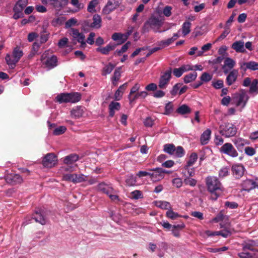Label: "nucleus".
Wrapping results in <instances>:
<instances>
[{
	"mask_svg": "<svg viewBox=\"0 0 258 258\" xmlns=\"http://www.w3.org/2000/svg\"><path fill=\"white\" fill-rule=\"evenodd\" d=\"M128 83L126 82L121 85L116 91L114 94V98L116 100H119L123 95L124 91L126 89Z\"/></svg>",
	"mask_w": 258,
	"mask_h": 258,
	"instance_id": "obj_24",
	"label": "nucleus"
},
{
	"mask_svg": "<svg viewBox=\"0 0 258 258\" xmlns=\"http://www.w3.org/2000/svg\"><path fill=\"white\" fill-rule=\"evenodd\" d=\"M191 23L188 21H185L182 26V32L183 36L189 34L190 32Z\"/></svg>",
	"mask_w": 258,
	"mask_h": 258,
	"instance_id": "obj_35",
	"label": "nucleus"
},
{
	"mask_svg": "<svg viewBox=\"0 0 258 258\" xmlns=\"http://www.w3.org/2000/svg\"><path fill=\"white\" fill-rule=\"evenodd\" d=\"M228 174V168L226 167L221 168L219 172V175L220 177H224L227 176Z\"/></svg>",
	"mask_w": 258,
	"mask_h": 258,
	"instance_id": "obj_61",
	"label": "nucleus"
},
{
	"mask_svg": "<svg viewBox=\"0 0 258 258\" xmlns=\"http://www.w3.org/2000/svg\"><path fill=\"white\" fill-rule=\"evenodd\" d=\"M220 152L230 157L235 158L238 156V153L232 144L226 143L220 148Z\"/></svg>",
	"mask_w": 258,
	"mask_h": 258,
	"instance_id": "obj_5",
	"label": "nucleus"
},
{
	"mask_svg": "<svg viewBox=\"0 0 258 258\" xmlns=\"http://www.w3.org/2000/svg\"><path fill=\"white\" fill-rule=\"evenodd\" d=\"M173 111V105L172 102H168L165 107V112L164 114L169 115Z\"/></svg>",
	"mask_w": 258,
	"mask_h": 258,
	"instance_id": "obj_46",
	"label": "nucleus"
},
{
	"mask_svg": "<svg viewBox=\"0 0 258 258\" xmlns=\"http://www.w3.org/2000/svg\"><path fill=\"white\" fill-rule=\"evenodd\" d=\"M133 32V27H131V29L130 30H128L126 33L123 34L124 40H123V41H122L121 42L118 43L117 45L121 44L123 43L124 42H125L126 40L128 39L129 36L131 35Z\"/></svg>",
	"mask_w": 258,
	"mask_h": 258,
	"instance_id": "obj_59",
	"label": "nucleus"
},
{
	"mask_svg": "<svg viewBox=\"0 0 258 258\" xmlns=\"http://www.w3.org/2000/svg\"><path fill=\"white\" fill-rule=\"evenodd\" d=\"M155 203L156 207L162 209H168V208H170V203L166 201H155Z\"/></svg>",
	"mask_w": 258,
	"mask_h": 258,
	"instance_id": "obj_42",
	"label": "nucleus"
},
{
	"mask_svg": "<svg viewBox=\"0 0 258 258\" xmlns=\"http://www.w3.org/2000/svg\"><path fill=\"white\" fill-rule=\"evenodd\" d=\"M243 66L245 67L246 69H249L252 71L258 70V62L250 61L243 63Z\"/></svg>",
	"mask_w": 258,
	"mask_h": 258,
	"instance_id": "obj_32",
	"label": "nucleus"
},
{
	"mask_svg": "<svg viewBox=\"0 0 258 258\" xmlns=\"http://www.w3.org/2000/svg\"><path fill=\"white\" fill-rule=\"evenodd\" d=\"M225 206L230 209H233L238 207V205L237 203L234 202L227 201L225 203Z\"/></svg>",
	"mask_w": 258,
	"mask_h": 258,
	"instance_id": "obj_63",
	"label": "nucleus"
},
{
	"mask_svg": "<svg viewBox=\"0 0 258 258\" xmlns=\"http://www.w3.org/2000/svg\"><path fill=\"white\" fill-rule=\"evenodd\" d=\"M111 38L114 41H118L119 42L118 43L124 40L123 34L121 33H113L112 35Z\"/></svg>",
	"mask_w": 258,
	"mask_h": 258,
	"instance_id": "obj_48",
	"label": "nucleus"
},
{
	"mask_svg": "<svg viewBox=\"0 0 258 258\" xmlns=\"http://www.w3.org/2000/svg\"><path fill=\"white\" fill-rule=\"evenodd\" d=\"M79 159V156L76 154H71L66 156L63 159V162L67 165L72 164Z\"/></svg>",
	"mask_w": 258,
	"mask_h": 258,
	"instance_id": "obj_25",
	"label": "nucleus"
},
{
	"mask_svg": "<svg viewBox=\"0 0 258 258\" xmlns=\"http://www.w3.org/2000/svg\"><path fill=\"white\" fill-rule=\"evenodd\" d=\"M235 61L229 57H226L224 61L222 69L224 74H227L234 67Z\"/></svg>",
	"mask_w": 258,
	"mask_h": 258,
	"instance_id": "obj_16",
	"label": "nucleus"
},
{
	"mask_svg": "<svg viewBox=\"0 0 258 258\" xmlns=\"http://www.w3.org/2000/svg\"><path fill=\"white\" fill-rule=\"evenodd\" d=\"M182 85V83H176L175 85H174L172 89V90L170 91V93L173 96H175L177 95L180 88Z\"/></svg>",
	"mask_w": 258,
	"mask_h": 258,
	"instance_id": "obj_50",
	"label": "nucleus"
},
{
	"mask_svg": "<svg viewBox=\"0 0 258 258\" xmlns=\"http://www.w3.org/2000/svg\"><path fill=\"white\" fill-rule=\"evenodd\" d=\"M132 198L133 199L138 200L142 198L143 195L141 191L136 190L131 192Z\"/></svg>",
	"mask_w": 258,
	"mask_h": 258,
	"instance_id": "obj_53",
	"label": "nucleus"
},
{
	"mask_svg": "<svg viewBox=\"0 0 258 258\" xmlns=\"http://www.w3.org/2000/svg\"><path fill=\"white\" fill-rule=\"evenodd\" d=\"M71 3L77 9L76 12L79 11L84 7V4L83 3H80L79 0H71Z\"/></svg>",
	"mask_w": 258,
	"mask_h": 258,
	"instance_id": "obj_45",
	"label": "nucleus"
},
{
	"mask_svg": "<svg viewBox=\"0 0 258 258\" xmlns=\"http://www.w3.org/2000/svg\"><path fill=\"white\" fill-rule=\"evenodd\" d=\"M98 4V0L91 1L88 5L87 11L88 12L93 13L96 12L95 7Z\"/></svg>",
	"mask_w": 258,
	"mask_h": 258,
	"instance_id": "obj_39",
	"label": "nucleus"
},
{
	"mask_svg": "<svg viewBox=\"0 0 258 258\" xmlns=\"http://www.w3.org/2000/svg\"><path fill=\"white\" fill-rule=\"evenodd\" d=\"M33 220H35L36 222L40 223L41 225L46 224L45 216L43 215V212L39 209L35 211V213L32 215V216L27 217L23 224L27 225L29 223H31Z\"/></svg>",
	"mask_w": 258,
	"mask_h": 258,
	"instance_id": "obj_4",
	"label": "nucleus"
},
{
	"mask_svg": "<svg viewBox=\"0 0 258 258\" xmlns=\"http://www.w3.org/2000/svg\"><path fill=\"white\" fill-rule=\"evenodd\" d=\"M16 180V174L15 173H10L6 176V181L10 184H14Z\"/></svg>",
	"mask_w": 258,
	"mask_h": 258,
	"instance_id": "obj_44",
	"label": "nucleus"
},
{
	"mask_svg": "<svg viewBox=\"0 0 258 258\" xmlns=\"http://www.w3.org/2000/svg\"><path fill=\"white\" fill-rule=\"evenodd\" d=\"M163 147V151L169 155H173L175 151V146L173 144H166Z\"/></svg>",
	"mask_w": 258,
	"mask_h": 258,
	"instance_id": "obj_34",
	"label": "nucleus"
},
{
	"mask_svg": "<svg viewBox=\"0 0 258 258\" xmlns=\"http://www.w3.org/2000/svg\"><path fill=\"white\" fill-rule=\"evenodd\" d=\"M74 183H80L88 180V176L85 175L83 174H74Z\"/></svg>",
	"mask_w": 258,
	"mask_h": 258,
	"instance_id": "obj_36",
	"label": "nucleus"
},
{
	"mask_svg": "<svg viewBox=\"0 0 258 258\" xmlns=\"http://www.w3.org/2000/svg\"><path fill=\"white\" fill-rule=\"evenodd\" d=\"M232 174L236 179L241 178L245 172V169L241 164H235L231 167Z\"/></svg>",
	"mask_w": 258,
	"mask_h": 258,
	"instance_id": "obj_9",
	"label": "nucleus"
},
{
	"mask_svg": "<svg viewBox=\"0 0 258 258\" xmlns=\"http://www.w3.org/2000/svg\"><path fill=\"white\" fill-rule=\"evenodd\" d=\"M174 42L173 39L171 38H168L165 40H162L160 42L159 45L161 46L162 48L168 46Z\"/></svg>",
	"mask_w": 258,
	"mask_h": 258,
	"instance_id": "obj_56",
	"label": "nucleus"
},
{
	"mask_svg": "<svg viewBox=\"0 0 258 258\" xmlns=\"http://www.w3.org/2000/svg\"><path fill=\"white\" fill-rule=\"evenodd\" d=\"M258 80L256 79H253L251 82V84L249 86V93L258 94Z\"/></svg>",
	"mask_w": 258,
	"mask_h": 258,
	"instance_id": "obj_33",
	"label": "nucleus"
},
{
	"mask_svg": "<svg viewBox=\"0 0 258 258\" xmlns=\"http://www.w3.org/2000/svg\"><path fill=\"white\" fill-rule=\"evenodd\" d=\"M191 166L187 167V165H185L184 167V169L187 172V175L188 176H193L195 174V168H191Z\"/></svg>",
	"mask_w": 258,
	"mask_h": 258,
	"instance_id": "obj_62",
	"label": "nucleus"
},
{
	"mask_svg": "<svg viewBox=\"0 0 258 258\" xmlns=\"http://www.w3.org/2000/svg\"><path fill=\"white\" fill-rule=\"evenodd\" d=\"M238 256L240 258H252V255L247 251H243L238 253Z\"/></svg>",
	"mask_w": 258,
	"mask_h": 258,
	"instance_id": "obj_60",
	"label": "nucleus"
},
{
	"mask_svg": "<svg viewBox=\"0 0 258 258\" xmlns=\"http://www.w3.org/2000/svg\"><path fill=\"white\" fill-rule=\"evenodd\" d=\"M81 99V95L78 92L62 93L58 94L55 97L56 101L59 103H74L79 102Z\"/></svg>",
	"mask_w": 258,
	"mask_h": 258,
	"instance_id": "obj_2",
	"label": "nucleus"
},
{
	"mask_svg": "<svg viewBox=\"0 0 258 258\" xmlns=\"http://www.w3.org/2000/svg\"><path fill=\"white\" fill-rule=\"evenodd\" d=\"M207 190L211 194L210 199L216 201L222 194L224 188L219 179L215 176H208L206 178Z\"/></svg>",
	"mask_w": 258,
	"mask_h": 258,
	"instance_id": "obj_1",
	"label": "nucleus"
},
{
	"mask_svg": "<svg viewBox=\"0 0 258 258\" xmlns=\"http://www.w3.org/2000/svg\"><path fill=\"white\" fill-rule=\"evenodd\" d=\"M237 129L235 125L229 122H225L219 126V132L225 138L234 137L237 133Z\"/></svg>",
	"mask_w": 258,
	"mask_h": 258,
	"instance_id": "obj_3",
	"label": "nucleus"
},
{
	"mask_svg": "<svg viewBox=\"0 0 258 258\" xmlns=\"http://www.w3.org/2000/svg\"><path fill=\"white\" fill-rule=\"evenodd\" d=\"M70 34L73 37L74 40L81 43L82 47L86 46L85 36L83 33L79 32L77 29L71 28L70 30Z\"/></svg>",
	"mask_w": 258,
	"mask_h": 258,
	"instance_id": "obj_8",
	"label": "nucleus"
},
{
	"mask_svg": "<svg viewBox=\"0 0 258 258\" xmlns=\"http://www.w3.org/2000/svg\"><path fill=\"white\" fill-rule=\"evenodd\" d=\"M238 71L236 70H233L230 71L226 79V83L227 85L231 86L237 80Z\"/></svg>",
	"mask_w": 258,
	"mask_h": 258,
	"instance_id": "obj_17",
	"label": "nucleus"
},
{
	"mask_svg": "<svg viewBox=\"0 0 258 258\" xmlns=\"http://www.w3.org/2000/svg\"><path fill=\"white\" fill-rule=\"evenodd\" d=\"M101 18L100 15L95 14L93 16V22L91 23L90 26L91 28L99 29L101 26Z\"/></svg>",
	"mask_w": 258,
	"mask_h": 258,
	"instance_id": "obj_26",
	"label": "nucleus"
},
{
	"mask_svg": "<svg viewBox=\"0 0 258 258\" xmlns=\"http://www.w3.org/2000/svg\"><path fill=\"white\" fill-rule=\"evenodd\" d=\"M213 77V75H211L207 72L203 73L200 77V80L203 82H208L210 81Z\"/></svg>",
	"mask_w": 258,
	"mask_h": 258,
	"instance_id": "obj_43",
	"label": "nucleus"
},
{
	"mask_svg": "<svg viewBox=\"0 0 258 258\" xmlns=\"http://www.w3.org/2000/svg\"><path fill=\"white\" fill-rule=\"evenodd\" d=\"M216 234L221 235L224 238H226L232 234V231L229 228H224L222 230L216 231Z\"/></svg>",
	"mask_w": 258,
	"mask_h": 258,
	"instance_id": "obj_41",
	"label": "nucleus"
},
{
	"mask_svg": "<svg viewBox=\"0 0 258 258\" xmlns=\"http://www.w3.org/2000/svg\"><path fill=\"white\" fill-rule=\"evenodd\" d=\"M233 143L239 151H242L245 145L248 144V142L242 138H237L233 141Z\"/></svg>",
	"mask_w": 258,
	"mask_h": 258,
	"instance_id": "obj_27",
	"label": "nucleus"
},
{
	"mask_svg": "<svg viewBox=\"0 0 258 258\" xmlns=\"http://www.w3.org/2000/svg\"><path fill=\"white\" fill-rule=\"evenodd\" d=\"M255 246L256 243L254 241H249L242 244V250L243 251H247V250H249L254 251L256 250V248H255Z\"/></svg>",
	"mask_w": 258,
	"mask_h": 258,
	"instance_id": "obj_29",
	"label": "nucleus"
},
{
	"mask_svg": "<svg viewBox=\"0 0 258 258\" xmlns=\"http://www.w3.org/2000/svg\"><path fill=\"white\" fill-rule=\"evenodd\" d=\"M230 29L228 27H225L224 31L218 37L216 41H220L224 39L227 35L230 33Z\"/></svg>",
	"mask_w": 258,
	"mask_h": 258,
	"instance_id": "obj_58",
	"label": "nucleus"
},
{
	"mask_svg": "<svg viewBox=\"0 0 258 258\" xmlns=\"http://www.w3.org/2000/svg\"><path fill=\"white\" fill-rule=\"evenodd\" d=\"M211 135V131L207 128L201 135L200 138V142L202 145H206L208 143Z\"/></svg>",
	"mask_w": 258,
	"mask_h": 258,
	"instance_id": "obj_21",
	"label": "nucleus"
},
{
	"mask_svg": "<svg viewBox=\"0 0 258 258\" xmlns=\"http://www.w3.org/2000/svg\"><path fill=\"white\" fill-rule=\"evenodd\" d=\"M85 108L81 106H78L72 109L71 115L75 118H79L82 117L84 113Z\"/></svg>",
	"mask_w": 258,
	"mask_h": 258,
	"instance_id": "obj_18",
	"label": "nucleus"
},
{
	"mask_svg": "<svg viewBox=\"0 0 258 258\" xmlns=\"http://www.w3.org/2000/svg\"><path fill=\"white\" fill-rule=\"evenodd\" d=\"M67 130V128L64 126H59L53 131V134L55 136L60 135L63 134Z\"/></svg>",
	"mask_w": 258,
	"mask_h": 258,
	"instance_id": "obj_49",
	"label": "nucleus"
},
{
	"mask_svg": "<svg viewBox=\"0 0 258 258\" xmlns=\"http://www.w3.org/2000/svg\"><path fill=\"white\" fill-rule=\"evenodd\" d=\"M245 153L248 156H252L255 154V150L254 148L250 147H246L245 149Z\"/></svg>",
	"mask_w": 258,
	"mask_h": 258,
	"instance_id": "obj_64",
	"label": "nucleus"
},
{
	"mask_svg": "<svg viewBox=\"0 0 258 258\" xmlns=\"http://www.w3.org/2000/svg\"><path fill=\"white\" fill-rule=\"evenodd\" d=\"M57 58L54 55L51 56L50 57H48L45 62L46 67L49 68H53L56 67L57 65Z\"/></svg>",
	"mask_w": 258,
	"mask_h": 258,
	"instance_id": "obj_28",
	"label": "nucleus"
},
{
	"mask_svg": "<svg viewBox=\"0 0 258 258\" xmlns=\"http://www.w3.org/2000/svg\"><path fill=\"white\" fill-rule=\"evenodd\" d=\"M172 69L170 68L169 69L166 71L160 78L159 82V87L160 89H165L166 88L167 85L168 84L171 78Z\"/></svg>",
	"mask_w": 258,
	"mask_h": 258,
	"instance_id": "obj_10",
	"label": "nucleus"
},
{
	"mask_svg": "<svg viewBox=\"0 0 258 258\" xmlns=\"http://www.w3.org/2000/svg\"><path fill=\"white\" fill-rule=\"evenodd\" d=\"M120 68H117L116 69L114 72L113 77L112 78V80L114 81H118L120 78Z\"/></svg>",
	"mask_w": 258,
	"mask_h": 258,
	"instance_id": "obj_55",
	"label": "nucleus"
},
{
	"mask_svg": "<svg viewBox=\"0 0 258 258\" xmlns=\"http://www.w3.org/2000/svg\"><path fill=\"white\" fill-rule=\"evenodd\" d=\"M183 182L186 185H189L191 186H195L197 183L196 179L189 178H185Z\"/></svg>",
	"mask_w": 258,
	"mask_h": 258,
	"instance_id": "obj_57",
	"label": "nucleus"
},
{
	"mask_svg": "<svg viewBox=\"0 0 258 258\" xmlns=\"http://www.w3.org/2000/svg\"><path fill=\"white\" fill-rule=\"evenodd\" d=\"M57 162V157L53 153H48L45 155L42 160L43 165L47 168H51Z\"/></svg>",
	"mask_w": 258,
	"mask_h": 258,
	"instance_id": "obj_11",
	"label": "nucleus"
},
{
	"mask_svg": "<svg viewBox=\"0 0 258 258\" xmlns=\"http://www.w3.org/2000/svg\"><path fill=\"white\" fill-rule=\"evenodd\" d=\"M149 170L150 171V178L154 182L162 179L165 174L169 173L167 170L162 168H156L151 169Z\"/></svg>",
	"mask_w": 258,
	"mask_h": 258,
	"instance_id": "obj_6",
	"label": "nucleus"
},
{
	"mask_svg": "<svg viewBox=\"0 0 258 258\" xmlns=\"http://www.w3.org/2000/svg\"><path fill=\"white\" fill-rule=\"evenodd\" d=\"M166 215L168 218H170L172 220L176 219L180 217V215L178 213L174 212L172 210H168L166 212Z\"/></svg>",
	"mask_w": 258,
	"mask_h": 258,
	"instance_id": "obj_47",
	"label": "nucleus"
},
{
	"mask_svg": "<svg viewBox=\"0 0 258 258\" xmlns=\"http://www.w3.org/2000/svg\"><path fill=\"white\" fill-rule=\"evenodd\" d=\"M212 85L216 89H221L224 86L223 81L222 80H218L215 82H213Z\"/></svg>",
	"mask_w": 258,
	"mask_h": 258,
	"instance_id": "obj_54",
	"label": "nucleus"
},
{
	"mask_svg": "<svg viewBox=\"0 0 258 258\" xmlns=\"http://www.w3.org/2000/svg\"><path fill=\"white\" fill-rule=\"evenodd\" d=\"M231 48L237 52L244 53L245 51L244 42L242 41H235L232 44Z\"/></svg>",
	"mask_w": 258,
	"mask_h": 258,
	"instance_id": "obj_23",
	"label": "nucleus"
},
{
	"mask_svg": "<svg viewBox=\"0 0 258 258\" xmlns=\"http://www.w3.org/2000/svg\"><path fill=\"white\" fill-rule=\"evenodd\" d=\"M175 153L177 157H182L185 154V151L184 149L181 146H178L177 148L175 147Z\"/></svg>",
	"mask_w": 258,
	"mask_h": 258,
	"instance_id": "obj_51",
	"label": "nucleus"
},
{
	"mask_svg": "<svg viewBox=\"0 0 258 258\" xmlns=\"http://www.w3.org/2000/svg\"><path fill=\"white\" fill-rule=\"evenodd\" d=\"M77 23V20L72 18L68 20L65 23V27L66 28H71L72 26H75Z\"/></svg>",
	"mask_w": 258,
	"mask_h": 258,
	"instance_id": "obj_52",
	"label": "nucleus"
},
{
	"mask_svg": "<svg viewBox=\"0 0 258 258\" xmlns=\"http://www.w3.org/2000/svg\"><path fill=\"white\" fill-rule=\"evenodd\" d=\"M116 44L109 43L106 46L103 47H98L96 48V51L100 52L101 54L104 55H107L110 51L115 49Z\"/></svg>",
	"mask_w": 258,
	"mask_h": 258,
	"instance_id": "obj_19",
	"label": "nucleus"
},
{
	"mask_svg": "<svg viewBox=\"0 0 258 258\" xmlns=\"http://www.w3.org/2000/svg\"><path fill=\"white\" fill-rule=\"evenodd\" d=\"M120 5V3L116 0H109L102 10L104 14L108 15L116 9Z\"/></svg>",
	"mask_w": 258,
	"mask_h": 258,
	"instance_id": "obj_13",
	"label": "nucleus"
},
{
	"mask_svg": "<svg viewBox=\"0 0 258 258\" xmlns=\"http://www.w3.org/2000/svg\"><path fill=\"white\" fill-rule=\"evenodd\" d=\"M69 0H42L44 4H48L56 10H60L68 3Z\"/></svg>",
	"mask_w": 258,
	"mask_h": 258,
	"instance_id": "obj_7",
	"label": "nucleus"
},
{
	"mask_svg": "<svg viewBox=\"0 0 258 258\" xmlns=\"http://www.w3.org/2000/svg\"><path fill=\"white\" fill-rule=\"evenodd\" d=\"M6 61L10 69H13L16 66V47L14 48L12 55L7 54L6 56Z\"/></svg>",
	"mask_w": 258,
	"mask_h": 258,
	"instance_id": "obj_14",
	"label": "nucleus"
},
{
	"mask_svg": "<svg viewBox=\"0 0 258 258\" xmlns=\"http://www.w3.org/2000/svg\"><path fill=\"white\" fill-rule=\"evenodd\" d=\"M248 97L243 90H241L240 93L235 94L234 97L233 98V100L235 103L236 106L242 105V107L245 106Z\"/></svg>",
	"mask_w": 258,
	"mask_h": 258,
	"instance_id": "obj_12",
	"label": "nucleus"
},
{
	"mask_svg": "<svg viewBox=\"0 0 258 258\" xmlns=\"http://www.w3.org/2000/svg\"><path fill=\"white\" fill-rule=\"evenodd\" d=\"M97 188L99 190L107 195L112 194L114 192V189L112 187L104 182L99 183L97 185Z\"/></svg>",
	"mask_w": 258,
	"mask_h": 258,
	"instance_id": "obj_20",
	"label": "nucleus"
},
{
	"mask_svg": "<svg viewBox=\"0 0 258 258\" xmlns=\"http://www.w3.org/2000/svg\"><path fill=\"white\" fill-rule=\"evenodd\" d=\"M115 66L113 65L111 62H109L108 64L106 65L102 69V75L106 76L108 74L111 73L113 69L114 68Z\"/></svg>",
	"mask_w": 258,
	"mask_h": 258,
	"instance_id": "obj_38",
	"label": "nucleus"
},
{
	"mask_svg": "<svg viewBox=\"0 0 258 258\" xmlns=\"http://www.w3.org/2000/svg\"><path fill=\"white\" fill-rule=\"evenodd\" d=\"M198 159V154L195 153H192L189 157L188 160L187 161L186 165L188 166H192Z\"/></svg>",
	"mask_w": 258,
	"mask_h": 258,
	"instance_id": "obj_40",
	"label": "nucleus"
},
{
	"mask_svg": "<svg viewBox=\"0 0 258 258\" xmlns=\"http://www.w3.org/2000/svg\"><path fill=\"white\" fill-rule=\"evenodd\" d=\"M176 112L181 115H184L190 113L191 109L187 105L183 104L177 109Z\"/></svg>",
	"mask_w": 258,
	"mask_h": 258,
	"instance_id": "obj_31",
	"label": "nucleus"
},
{
	"mask_svg": "<svg viewBox=\"0 0 258 258\" xmlns=\"http://www.w3.org/2000/svg\"><path fill=\"white\" fill-rule=\"evenodd\" d=\"M241 186L242 190L249 191L256 187H258V184L253 180L247 179L243 181Z\"/></svg>",
	"mask_w": 258,
	"mask_h": 258,
	"instance_id": "obj_15",
	"label": "nucleus"
},
{
	"mask_svg": "<svg viewBox=\"0 0 258 258\" xmlns=\"http://www.w3.org/2000/svg\"><path fill=\"white\" fill-rule=\"evenodd\" d=\"M120 108V104L118 102L112 101L108 106L109 116L112 117L115 114V110H119Z\"/></svg>",
	"mask_w": 258,
	"mask_h": 258,
	"instance_id": "obj_22",
	"label": "nucleus"
},
{
	"mask_svg": "<svg viewBox=\"0 0 258 258\" xmlns=\"http://www.w3.org/2000/svg\"><path fill=\"white\" fill-rule=\"evenodd\" d=\"M197 76L198 74L196 72H193L192 73L186 75L183 78L184 82L186 84L190 83L196 79Z\"/></svg>",
	"mask_w": 258,
	"mask_h": 258,
	"instance_id": "obj_30",
	"label": "nucleus"
},
{
	"mask_svg": "<svg viewBox=\"0 0 258 258\" xmlns=\"http://www.w3.org/2000/svg\"><path fill=\"white\" fill-rule=\"evenodd\" d=\"M147 23L149 24L151 27L157 26L158 27H160L162 25V23L161 21L159 19L156 18H153L150 19L147 23H146L145 24V27L146 26Z\"/></svg>",
	"mask_w": 258,
	"mask_h": 258,
	"instance_id": "obj_37",
	"label": "nucleus"
}]
</instances>
